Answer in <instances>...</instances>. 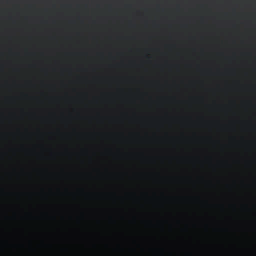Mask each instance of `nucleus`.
<instances>
[{
    "label": "nucleus",
    "instance_id": "2",
    "mask_svg": "<svg viewBox=\"0 0 256 256\" xmlns=\"http://www.w3.org/2000/svg\"><path fill=\"white\" fill-rule=\"evenodd\" d=\"M80 118H83V116H80Z\"/></svg>",
    "mask_w": 256,
    "mask_h": 256
},
{
    "label": "nucleus",
    "instance_id": "4",
    "mask_svg": "<svg viewBox=\"0 0 256 256\" xmlns=\"http://www.w3.org/2000/svg\"><path fill=\"white\" fill-rule=\"evenodd\" d=\"M80 102H83V101H82H82H80Z\"/></svg>",
    "mask_w": 256,
    "mask_h": 256
},
{
    "label": "nucleus",
    "instance_id": "1",
    "mask_svg": "<svg viewBox=\"0 0 256 256\" xmlns=\"http://www.w3.org/2000/svg\"><path fill=\"white\" fill-rule=\"evenodd\" d=\"M80 94H83V92H80Z\"/></svg>",
    "mask_w": 256,
    "mask_h": 256
},
{
    "label": "nucleus",
    "instance_id": "5",
    "mask_svg": "<svg viewBox=\"0 0 256 256\" xmlns=\"http://www.w3.org/2000/svg\"><path fill=\"white\" fill-rule=\"evenodd\" d=\"M80 134H83V132H80Z\"/></svg>",
    "mask_w": 256,
    "mask_h": 256
},
{
    "label": "nucleus",
    "instance_id": "3",
    "mask_svg": "<svg viewBox=\"0 0 256 256\" xmlns=\"http://www.w3.org/2000/svg\"><path fill=\"white\" fill-rule=\"evenodd\" d=\"M80 78H83V77H80Z\"/></svg>",
    "mask_w": 256,
    "mask_h": 256
}]
</instances>
